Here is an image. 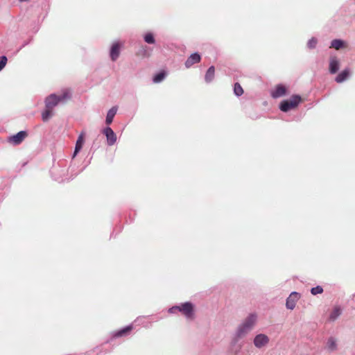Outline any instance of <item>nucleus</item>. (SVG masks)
<instances>
[{
  "label": "nucleus",
  "instance_id": "f257e3e1",
  "mask_svg": "<svg viewBox=\"0 0 355 355\" xmlns=\"http://www.w3.org/2000/svg\"><path fill=\"white\" fill-rule=\"evenodd\" d=\"M71 98V92L69 89H65L62 92L60 96L55 94H51L45 100L46 109L42 112V116L44 121H46L53 115V108L58 104L59 102H63Z\"/></svg>",
  "mask_w": 355,
  "mask_h": 355
},
{
  "label": "nucleus",
  "instance_id": "f03ea898",
  "mask_svg": "<svg viewBox=\"0 0 355 355\" xmlns=\"http://www.w3.org/2000/svg\"><path fill=\"white\" fill-rule=\"evenodd\" d=\"M257 320V315L254 314L249 315L239 327L236 335L239 338L245 336L254 327Z\"/></svg>",
  "mask_w": 355,
  "mask_h": 355
},
{
  "label": "nucleus",
  "instance_id": "7ed1b4c3",
  "mask_svg": "<svg viewBox=\"0 0 355 355\" xmlns=\"http://www.w3.org/2000/svg\"><path fill=\"white\" fill-rule=\"evenodd\" d=\"M301 101L302 98L300 96L294 95L289 100L282 101L280 104L279 108L283 112H288V110L296 107Z\"/></svg>",
  "mask_w": 355,
  "mask_h": 355
},
{
  "label": "nucleus",
  "instance_id": "20e7f679",
  "mask_svg": "<svg viewBox=\"0 0 355 355\" xmlns=\"http://www.w3.org/2000/svg\"><path fill=\"white\" fill-rule=\"evenodd\" d=\"M174 309H178L189 319H193L194 318L193 306L190 302H185L179 306L173 307L171 309V311Z\"/></svg>",
  "mask_w": 355,
  "mask_h": 355
},
{
  "label": "nucleus",
  "instance_id": "39448f33",
  "mask_svg": "<svg viewBox=\"0 0 355 355\" xmlns=\"http://www.w3.org/2000/svg\"><path fill=\"white\" fill-rule=\"evenodd\" d=\"M103 134L105 135L107 138V143L109 146L114 145L116 141V135L114 132V131L112 130L111 128L107 127L105 128L103 131Z\"/></svg>",
  "mask_w": 355,
  "mask_h": 355
},
{
  "label": "nucleus",
  "instance_id": "423d86ee",
  "mask_svg": "<svg viewBox=\"0 0 355 355\" xmlns=\"http://www.w3.org/2000/svg\"><path fill=\"white\" fill-rule=\"evenodd\" d=\"M27 137V132L26 131H20L16 135L10 137L8 139L9 142L14 145L20 144L24 139Z\"/></svg>",
  "mask_w": 355,
  "mask_h": 355
},
{
  "label": "nucleus",
  "instance_id": "0eeeda50",
  "mask_svg": "<svg viewBox=\"0 0 355 355\" xmlns=\"http://www.w3.org/2000/svg\"><path fill=\"white\" fill-rule=\"evenodd\" d=\"M269 342V338L263 334H258L255 336L254 339V345L258 347L261 348L265 345H266Z\"/></svg>",
  "mask_w": 355,
  "mask_h": 355
},
{
  "label": "nucleus",
  "instance_id": "6e6552de",
  "mask_svg": "<svg viewBox=\"0 0 355 355\" xmlns=\"http://www.w3.org/2000/svg\"><path fill=\"white\" fill-rule=\"evenodd\" d=\"M300 295L297 293H292L286 300V306L289 309H293L295 306L297 301L299 300Z\"/></svg>",
  "mask_w": 355,
  "mask_h": 355
},
{
  "label": "nucleus",
  "instance_id": "1a4fd4ad",
  "mask_svg": "<svg viewBox=\"0 0 355 355\" xmlns=\"http://www.w3.org/2000/svg\"><path fill=\"white\" fill-rule=\"evenodd\" d=\"M201 60L200 55L198 53L191 54L185 62V67L190 68L196 63L200 62Z\"/></svg>",
  "mask_w": 355,
  "mask_h": 355
},
{
  "label": "nucleus",
  "instance_id": "9d476101",
  "mask_svg": "<svg viewBox=\"0 0 355 355\" xmlns=\"http://www.w3.org/2000/svg\"><path fill=\"white\" fill-rule=\"evenodd\" d=\"M286 93V88L285 86L282 85H278L276 86V87L274 89V90L271 92V96L275 98H279L281 96H283Z\"/></svg>",
  "mask_w": 355,
  "mask_h": 355
},
{
  "label": "nucleus",
  "instance_id": "9b49d317",
  "mask_svg": "<svg viewBox=\"0 0 355 355\" xmlns=\"http://www.w3.org/2000/svg\"><path fill=\"white\" fill-rule=\"evenodd\" d=\"M121 44L119 42H115L112 44L110 50V57L112 61H115L120 54Z\"/></svg>",
  "mask_w": 355,
  "mask_h": 355
},
{
  "label": "nucleus",
  "instance_id": "f8f14e48",
  "mask_svg": "<svg viewBox=\"0 0 355 355\" xmlns=\"http://www.w3.org/2000/svg\"><path fill=\"white\" fill-rule=\"evenodd\" d=\"M133 327L132 325L127 326L122 329L116 331L114 333L113 336L114 338L123 337L128 335L132 330Z\"/></svg>",
  "mask_w": 355,
  "mask_h": 355
},
{
  "label": "nucleus",
  "instance_id": "ddd939ff",
  "mask_svg": "<svg viewBox=\"0 0 355 355\" xmlns=\"http://www.w3.org/2000/svg\"><path fill=\"white\" fill-rule=\"evenodd\" d=\"M339 69V61L336 57H331L329 62V71L331 73H336Z\"/></svg>",
  "mask_w": 355,
  "mask_h": 355
},
{
  "label": "nucleus",
  "instance_id": "4468645a",
  "mask_svg": "<svg viewBox=\"0 0 355 355\" xmlns=\"http://www.w3.org/2000/svg\"><path fill=\"white\" fill-rule=\"evenodd\" d=\"M84 141H85L84 134L81 133L79 135V137H78V139L76 141V147H75L74 153H73V157H75L76 155L81 150V148H83Z\"/></svg>",
  "mask_w": 355,
  "mask_h": 355
},
{
  "label": "nucleus",
  "instance_id": "2eb2a0df",
  "mask_svg": "<svg viewBox=\"0 0 355 355\" xmlns=\"http://www.w3.org/2000/svg\"><path fill=\"white\" fill-rule=\"evenodd\" d=\"M215 76V68L214 66H211L206 72L205 79L207 83L212 81Z\"/></svg>",
  "mask_w": 355,
  "mask_h": 355
},
{
  "label": "nucleus",
  "instance_id": "dca6fc26",
  "mask_svg": "<svg viewBox=\"0 0 355 355\" xmlns=\"http://www.w3.org/2000/svg\"><path fill=\"white\" fill-rule=\"evenodd\" d=\"M116 111H117L116 107H113L107 112V114L106 116V119H105V123L107 125H110V123H112L113 119L116 113Z\"/></svg>",
  "mask_w": 355,
  "mask_h": 355
},
{
  "label": "nucleus",
  "instance_id": "f3484780",
  "mask_svg": "<svg viewBox=\"0 0 355 355\" xmlns=\"http://www.w3.org/2000/svg\"><path fill=\"white\" fill-rule=\"evenodd\" d=\"M349 75V70L345 69L336 76V81L338 83H343L348 78Z\"/></svg>",
  "mask_w": 355,
  "mask_h": 355
},
{
  "label": "nucleus",
  "instance_id": "a211bd4d",
  "mask_svg": "<svg viewBox=\"0 0 355 355\" xmlns=\"http://www.w3.org/2000/svg\"><path fill=\"white\" fill-rule=\"evenodd\" d=\"M327 348L329 352L335 351L337 349L336 340L333 337L328 339L327 343Z\"/></svg>",
  "mask_w": 355,
  "mask_h": 355
},
{
  "label": "nucleus",
  "instance_id": "6ab92c4d",
  "mask_svg": "<svg viewBox=\"0 0 355 355\" xmlns=\"http://www.w3.org/2000/svg\"><path fill=\"white\" fill-rule=\"evenodd\" d=\"M343 46V42L340 40H334L331 42V46L336 50L340 49Z\"/></svg>",
  "mask_w": 355,
  "mask_h": 355
},
{
  "label": "nucleus",
  "instance_id": "aec40b11",
  "mask_svg": "<svg viewBox=\"0 0 355 355\" xmlns=\"http://www.w3.org/2000/svg\"><path fill=\"white\" fill-rule=\"evenodd\" d=\"M166 76V73L164 71H162L157 74H156L153 78V82L155 83H160L162 81Z\"/></svg>",
  "mask_w": 355,
  "mask_h": 355
},
{
  "label": "nucleus",
  "instance_id": "412c9836",
  "mask_svg": "<svg viewBox=\"0 0 355 355\" xmlns=\"http://www.w3.org/2000/svg\"><path fill=\"white\" fill-rule=\"evenodd\" d=\"M234 92L237 96H240L243 94V89L239 83H236L234 84Z\"/></svg>",
  "mask_w": 355,
  "mask_h": 355
},
{
  "label": "nucleus",
  "instance_id": "4be33fe9",
  "mask_svg": "<svg viewBox=\"0 0 355 355\" xmlns=\"http://www.w3.org/2000/svg\"><path fill=\"white\" fill-rule=\"evenodd\" d=\"M341 313V310L339 308H335L330 315V319L335 320Z\"/></svg>",
  "mask_w": 355,
  "mask_h": 355
},
{
  "label": "nucleus",
  "instance_id": "5701e85b",
  "mask_svg": "<svg viewBox=\"0 0 355 355\" xmlns=\"http://www.w3.org/2000/svg\"><path fill=\"white\" fill-rule=\"evenodd\" d=\"M144 40L148 44H154L155 42L153 35L150 33H148L145 35Z\"/></svg>",
  "mask_w": 355,
  "mask_h": 355
},
{
  "label": "nucleus",
  "instance_id": "b1692460",
  "mask_svg": "<svg viewBox=\"0 0 355 355\" xmlns=\"http://www.w3.org/2000/svg\"><path fill=\"white\" fill-rule=\"evenodd\" d=\"M323 292V289L321 286H318L316 287L312 288L311 290V294L315 295L317 294H320Z\"/></svg>",
  "mask_w": 355,
  "mask_h": 355
},
{
  "label": "nucleus",
  "instance_id": "393cba45",
  "mask_svg": "<svg viewBox=\"0 0 355 355\" xmlns=\"http://www.w3.org/2000/svg\"><path fill=\"white\" fill-rule=\"evenodd\" d=\"M7 58L6 56L0 57V71L2 70L7 63Z\"/></svg>",
  "mask_w": 355,
  "mask_h": 355
},
{
  "label": "nucleus",
  "instance_id": "a878e982",
  "mask_svg": "<svg viewBox=\"0 0 355 355\" xmlns=\"http://www.w3.org/2000/svg\"><path fill=\"white\" fill-rule=\"evenodd\" d=\"M317 40L315 39H311L308 42V46L309 48H314L316 45Z\"/></svg>",
  "mask_w": 355,
  "mask_h": 355
}]
</instances>
